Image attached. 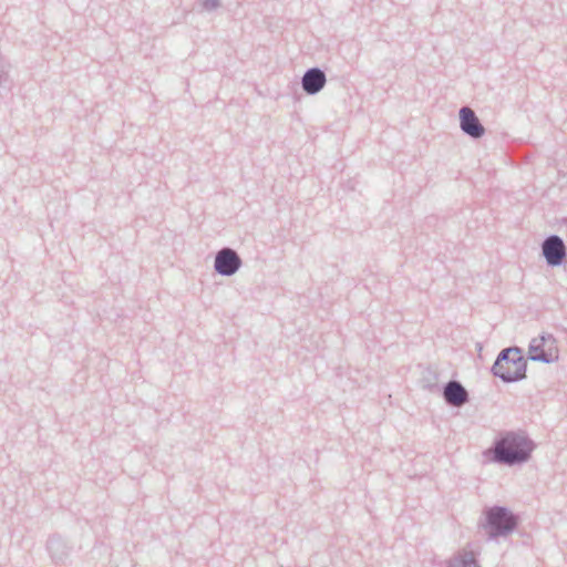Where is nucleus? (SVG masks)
Here are the masks:
<instances>
[{
  "label": "nucleus",
  "mask_w": 567,
  "mask_h": 567,
  "mask_svg": "<svg viewBox=\"0 0 567 567\" xmlns=\"http://www.w3.org/2000/svg\"><path fill=\"white\" fill-rule=\"evenodd\" d=\"M485 528L492 536L512 530L516 525V518L503 507H494L486 513Z\"/></svg>",
  "instance_id": "nucleus-3"
},
{
  "label": "nucleus",
  "mask_w": 567,
  "mask_h": 567,
  "mask_svg": "<svg viewBox=\"0 0 567 567\" xmlns=\"http://www.w3.org/2000/svg\"><path fill=\"white\" fill-rule=\"evenodd\" d=\"M526 359L517 348H509L501 352L493 370L495 375L504 381H517L526 375Z\"/></svg>",
  "instance_id": "nucleus-1"
},
{
  "label": "nucleus",
  "mask_w": 567,
  "mask_h": 567,
  "mask_svg": "<svg viewBox=\"0 0 567 567\" xmlns=\"http://www.w3.org/2000/svg\"><path fill=\"white\" fill-rule=\"evenodd\" d=\"M462 130L473 137H480L484 133L483 126L474 112L468 107H463L460 112Z\"/></svg>",
  "instance_id": "nucleus-7"
},
{
  "label": "nucleus",
  "mask_w": 567,
  "mask_h": 567,
  "mask_svg": "<svg viewBox=\"0 0 567 567\" xmlns=\"http://www.w3.org/2000/svg\"><path fill=\"white\" fill-rule=\"evenodd\" d=\"M455 567H476L475 560L473 558V555H468L467 559H463L458 561Z\"/></svg>",
  "instance_id": "nucleus-10"
},
{
  "label": "nucleus",
  "mask_w": 567,
  "mask_h": 567,
  "mask_svg": "<svg viewBox=\"0 0 567 567\" xmlns=\"http://www.w3.org/2000/svg\"><path fill=\"white\" fill-rule=\"evenodd\" d=\"M444 398L453 405H461L466 401L467 393L457 382H450L445 388Z\"/></svg>",
  "instance_id": "nucleus-9"
},
{
  "label": "nucleus",
  "mask_w": 567,
  "mask_h": 567,
  "mask_svg": "<svg viewBox=\"0 0 567 567\" xmlns=\"http://www.w3.org/2000/svg\"><path fill=\"white\" fill-rule=\"evenodd\" d=\"M240 266V259L231 249L220 250L215 259V268L221 275H233Z\"/></svg>",
  "instance_id": "nucleus-5"
},
{
  "label": "nucleus",
  "mask_w": 567,
  "mask_h": 567,
  "mask_svg": "<svg viewBox=\"0 0 567 567\" xmlns=\"http://www.w3.org/2000/svg\"><path fill=\"white\" fill-rule=\"evenodd\" d=\"M544 255L550 265H559L565 256V246L563 241L553 236L548 238L543 245Z\"/></svg>",
  "instance_id": "nucleus-6"
},
{
  "label": "nucleus",
  "mask_w": 567,
  "mask_h": 567,
  "mask_svg": "<svg viewBox=\"0 0 567 567\" xmlns=\"http://www.w3.org/2000/svg\"><path fill=\"white\" fill-rule=\"evenodd\" d=\"M528 354L532 360L553 362L558 359L556 340L551 336H538L530 342Z\"/></svg>",
  "instance_id": "nucleus-4"
},
{
  "label": "nucleus",
  "mask_w": 567,
  "mask_h": 567,
  "mask_svg": "<svg viewBox=\"0 0 567 567\" xmlns=\"http://www.w3.org/2000/svg\"><path fill=\"white\" fill-rule=\"evenodd\" d=\"M533 450L532 443L523 435L508 434L495 447V457L506 463L525 461Z\"/></svg>",
  "instance_id": "nucleus-2"
},
{
  "label": "nucleus",
  "mask_w": 567,
  "mask_h": 567,
  "mask_svg": "<svg viewBox=\"0 0 567 567\" xmlns=\"http://www.w3.org/2000/svg\"><path fill=\"white\" fill-rule=\"evenodd\" d=\"M326 83V76L318 69L309 70L302 79V86L307 93L313 94L319 92Z\"/></svg>",
  "instance_id": "nucleus-8"
}]
</instances>
